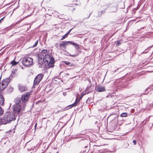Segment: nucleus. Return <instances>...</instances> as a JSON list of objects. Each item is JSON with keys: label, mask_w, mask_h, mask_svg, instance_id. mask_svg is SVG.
Returning a JSON list of instances; mask_svg holds the SVG:
<instances>
[{"label": "nucleus", "mask_w": 153, "mask_h": 153, "mask_svg": "<svg viewBox=\"0 0 153 153\" xmlns=\"http://www.w3.org/2000/svg\"><path fill=\"white\" fill-rule=\"evenodd\" d=\"M44 59L45 60V63L46 65L47 64L48 65H49V67H52L54 63V59L53 58H51L50 55L48 54H46L45 56Z\"/></svg>", "instance_id": "1"}, {"label": "nucleus", "mask_w": 153, "mask_h": 153, "mask_svg": "<svg viewBox=\"0 0 153 153\" xmlns=\"http://www.w3.org/2000/svg\"><path fill=\"white\" fill-rule=\"evenodd\" d=\"M22 64L25 66H29L33 63V59L30 57L24 58L21 61Z\"/></svg>", "instance_id": "2"}, {"label": "nucleus", "mask_w": 153, "mask_h": 153, "mask_svg": "<svg viewBox=\"0 0 153 153\" xmlns=\"http://www.w3.org/2000/svg\"><path fill=\"white\" fill-rule=\"evenodd\" d=\"M10 83V77L8 78L4 79L1 84H0V89L1 91L4 90L8 85Z\"/></svg>", "instance_id": "3"}, {"label": "nucleus", "mask_w": 153, "mask_h": 153, "mask_svg": "<svg viewBox=\"0 0 153 153\" xmlns=\"http://www.w3.org/2000/svg\"><path fill=\"white\" fill-rule=\"evenodd\" d=\"M43 76L44 75L42 74L38 75L34 79L33 85H38L43 78Z\"/></svg>", "instance_id": "4"}, {"label": "nucleus", "mask_w": 153, "mask_h": 153, "mask_svg": "<svg viewBox=\"0 0 153 153\" xmlns=\"http://www.w3.org/2000/svg\"><path fill=\"white\" fill-rule=\"evenodd\" d=\"M3 120L4 122V125L9 123L10 122V112L8 111L5 113L4 116Z\"/></svg>", "instance_id": "5"}, {"label": "nucleus", "mask_w": 153, "mask_h": 153, "mask_svg": "<svg viewBox=\"0 0 153 153\" xmlns=\"http://www.w3.org/2000/svg\"><path fill=\"white\" fill-rule=\"evenodd\" d=\"M30 94L27 92L26 94L23 95L21 97V99L22 102H24V106L25 105V102L27 101L29 99Z\"/></svg>", "instance_id": "6"}, {"label": "nucleus", "mask_w": 153, "mask_h": 153, "mask_svg": "<svg viewBox=\"0 0 153 153\" xmlns=\"http://www.w3.org/2000/svg\"><path fill=\"white\" fill-rule=\"evenodd\" d=\"M38 65L39 67H41L44 61V55L40 54L39 55Z\"/></svg>", "instance_id": "7"}, {"label": "nucleus", "mask_w": 153, "mask_h": 153, "mask_svg": "<svg viewBox=\"0 0 153 153\" xmlns=\"http://www.w3.org/2000/svg\"><path fill=\"white\" fill-rule=\"evenodd\" d=\"M12 108L15 113L20 112L21 111V107L20 105L15 104Z\"/></svg>", "instance_id": "8"}, {"label": "nucleus", "mask_w": 153, "mask_h": 153, "mask_svg": "<svg viewBox=\"0 0 153 153\" xmlns=\"http://www.w3.org/2000/svg\"><path fill=\"white\" fill-rule=\"evenodd\" d=\"M17 71V69L15 68V69H13L12 71V73L10 75V80L11 79H13V78L16 77L17 76V75L16 73V71Z\"/></svg>", "instance_id": "9"}, {"label": "nucleus", "mask_w": 153, "mask_h": 153, "mask_svg": "<svg viewBox=\"0 0 153 153\" xmlns=\"http://www.w3.org/2000/svg\"><path fill=\"white\" fill-rule=\"evenodd\" d=\"M67 43L66 41H62L61 43L59 44V48L61 49L62 48L65 49L66 48V46L67 45Z\"/></svg>", "instance_id": "10"}, {"label": "nucleus", "mask_w": 153, "mask_h": 153, "mask_svg": "<svg viewBox=\"0 0 153 153\" xmlns=\"http://www.w3.org/2000/svg\"><path fill=\"white\" fill-rule=\"evenodd\" d=\"M97 90L98 92H102L105 91V89L104 87L101 86H98L97 88Z\"/></svg>", "instance_id": "11"}, {"label": "nucleus", "mask_w": 153, "mask_h": 153, "mask_svg": "<svg viewBox=\"0 0 153 153\" xmlns=\"http://www.w3.org/2000/svg\"><path fill=\"white\" fill-rule=\"evenodd\" d=\"M18 88L19 91L21 92L25 91L26 89V88L25 86L20 85H18Z\"/></svg>", "instance_id": "12"}, {"label": "nucleus", "mask_w": 153, "mask_h": 153, "mask_svg": "<svg viewBox=\"0 0 153 153\" xmlns=\"http://www.w3.org/2000/svg\"><path fill=\"white\" fill-rule=\"evenodd\" d=\"M4 98L3 95L0 94V106L3 105L4 102Z\"/></svg>", "instance_id": "13"}, {"label": "nucleus", "mask_w": 153, "mask_h": 153, "mask_svg": "<svg viewBox=\"0 0 153 153\" xmlns=\"http://www.w3.org/2000/svg\"><path fill=\"white\" fill-rule=\"evenodd\" d=\"M19 62H16L14 60L12 61L11 62V64H12L11 68H12L13 67H15L16 65L18 64Z\"/></svg>", "instance_id": "14"}, {"label": "nucleus", "mask_w": 153, "mask_h": 153, "mask_svg": "<svg viewBox=\"0 0 153 153\" xmlns=\"http://www.w3.org/2000/svg\"><path fill=\"white\" fill-rule=\"evenodd\" d=\"M14 101L16 103L15 104L20 105L21 101L20 98H16L15 99Z\"/></svg>", "instance_id": "15"}, {"label": "nucleus", "mask_w": 153, "mask_h": 153, "mask_svg": "<svg viewBox=\"0 0 153 153\" xmlns=\"http://www.w3.org/2000/svg\"><path fill=\"white\" fill-rule=\"evenodd\" d=\"M90 87H91V86H88L87 87V88H86V89L85 90V93L83 94V95H84V94H88V93H89V91H87L88 89H89V88H90Z\"/></svg>", "instance_id": "16"}, {"label": "nucleus", "mask_w": 153, "mask_h": 153, "mask_svg": "<svg viewBox=\"0 0 153 153\" xmlns=\"http://www.w3.org/2000/svg\"><path fill=\"white\" fill-rule=\"evenodd\" d=\"M4 113L3 109L0 107V116L2 115Z\"/></svg>", "instance_id": "17"}, {"label": "nucleus", "mask_w": 153, "mask_h": 153, "mask_svg": "<svg viewBox=\"0 0 153 153\" xmlns=\"http://www.w3.org/2000/svg\"><path fill=\"white\" fill-rule=\"evenodd\" d=\"M48 53L47 51L46 50H42L41 52V54H46Z\"/></svg>", "instance_id": "18"}, {"label": "nucleus", "mask_w": 153, "mask_h": 153, "mask_svg": "<svg viewBox=\"0 0 153 153\" xmlns=\"http://www.w3.org/2000/svg\"><path fill=\"white\" fill-rule=\"evenodd\" d=\"M127 114L126 113H122L120 115L121 117H126L127 116Z\"/></svg>", "instance_id": "19"}, {"label": "nucleus", "mask_w": 153, "mask_h": 153, "mask_svg": "<svg viewBox=\"0 0 153 153\" xmlns=\"http://www.w3.org/2000/svg\"><path fill=\"white\" fill-rule=\"evenodd\" d=\"M66 42H68L67 43V45L69 43H70V44L72 45H76V44L74 43L73 42H71V41H66Z\"/></svg>", "instance_id": "20"}, {"label": "nucleus", "mask_w": 153, "mask_h": 153, "mask_svg": "<svg viewBox=\"0 0 153 153\" xmlns=\"http://www.w3.org/2000/svg\"><path fill=\"white\" fill-rule=\"evenodd\" d=\"M121 44V42L120 41H117V44L116 46H119Z\"/></svg>", "instance_id": "21"}, {"label": "nucleus", "mask_w": 153, "mask_h": 153, "mask_svg": "<svg viewBox=\"0 0 153 153\" xmlns=\"http://www.w3.org/2000/svg\"><path fill=\"white\" fill-rule=\"evenodd\" d=\"M68 33H66L62 37V38L61 39V40H62L65 38L68 35Z\"/></svg>", "instance_id": "22"}, {"label": "nucleus", "mask_w": 153, "mask_h": 153, "mask_svg": "<svg viewBox=\"0 0 153 153\" xmlns=\"http://www.w3.org/2000/svg\"><path fill=\"white\" fill-rule=\"evenodd\" d=\"M76 105V103L75 102L73 104L69 106V107H70V108H71L72 107L75 106Z\"/></svg>", "instance_id": "23"}, {"label": "nucleus", "mask_w": 153, "mask_h": 153, "mask_svg": "<svg viewBox=\"0 0 153 153\" xmlns=\"http://www.w3.org/2000/svg\"><path fill=\"white\" fill-rule=\"evenodd\" d=\"M38 40H37L35 42V44L32 47L34 48L36 47L38 44Z\"/></svg>", "instance_id": "24"}, {"label": "nucleus", "mask_w": 153, "mask_h": 153, "mask_svg": "<svg viewBox=\"0 0 153 153\" xmlns=\"http://www.w3.org/2000/svg\"><path fill=\"white\" fill-rule=\"evenodd\" d=\"M2 124H4V122L2 119L0 118V126Z\"/></svg>", "instance_id": "25"}, {"label": "nucleus", "mask_w": 153, "mask_h": 153, "mask_svg": "<svg viewBox=\"0 0 153 153\" xmlns=\"http://www.w3.org/2000/svg\"><path fill=\"white\" fill-rule=\"evenodd\" d=\"M64 63L66 64V65H69L70 64V62H68L67 61H65L64 62Z\"/></svg>", "instance_id": "26"}, {"label": "nucleus", "mask_w": 153, "mask_h": 153, "mask_svg": "<svg viewBox=\"0 0 153 153\" xmlns=\"http://www.w3.org/2000/svg\"><path fill=\"white\" fill-rule=\"evenodd\" d=\"M78 55V54H74V55H73L70 54L69 55H70V56L73 57H75L77 56Z\"/></svg>", "instance_id": "27"}, {"label": "nucleus", "mask_w": 153, "mask_h": 153, "mask_svg": "<svg viewBox=\"0 0 153 153\" xmlns=\"http://www.w3.org/2000/svg\"><path fill=\"white\" fill-rule=\"evenodd\" d=\"M76 50H78L79 48V46L77 45V44H76Z\"/></svg>", "instance_id": "28"}, {"label": "nucleus", "mask_w": 153, "mask_h": 153, "mask_svg": "<svg viewBox=\"0 0 153 153\" xmlns=\"http://www.w3.org/2000/svg\"><path fill=\"white\" fill-rule=\"evenodd\" d=\"M133 143L135 145L137 143V141L134 140H133Z\"/></svg>", "instance_id": "29"}, {"label": "nucleus", "mask_w": 153, "mask_h": 153, "mask_svg": "<svg viewBox=\"0 0 153 153\" xmlns=\"http://www.w3.org/2000/svg\"><path fill=\"white\" fill-rule=\"evenodd\" d=\"M13 89H14L13 88L10 87V92H13Z\"/></svg>", "instance_id": "30"}, {"label": "nucleus", "mask_w": 153, "mask_h": 153, "mask_svg": "<svg viewBox=\"0 0 153 153\" xmlns=\"http://www.w3.org/2000/svg\"><path fill=\"white\" fill-rule=\"evenodd\" d=\"M55 46L56 48H58L59 47V45L58 44V43H57L55 44Z\"/></svg>", "instance_id": "31"}, {"label": "nucleus", "mask_w": 153, "mask_h": 153, "mask_svg": "<svg viewBox=\"0 0 153 153\" xmlns=\"http://www.w3.org/2000/svg\"><path fill=\"white\" fill-rule=\"evenodd\" d=\"M72 29H71L67 33H68V34L69 33L71 32Z\"/></svg>", "instance_id": "32"}, {"label": "nucleus", "mask_w": 153, "mask_h": 153, "mask_svg": "<svg viewBox=\"0 0 153 153\" xmlns=\"http://www.w3.org/2000/svg\"><path fill=\"white\" fill-rule=\"evenodd\" d=\"M70 66L71 67H74L75 66V65H74V64H71L70 65Z\"/></svg>", "instance_id": "33"}, {"label": "nucleus", "mask_w": 153, "mask_h": 153, "mask_svg": "<svg viewBox=\"0 0 153 153\" xmlns=\"http://www.w3.org/2000/svg\"><path fill=\"white\" fill-rule=\"evenodd\" d=\"M37 123H36L35 124V129H36V127L37 126Z\"/></svg>", "instance_id": "34"}, {"label": "nucleus", "mask_w": 153, "mask_h": 153, "mask_svg": "<svg viewBox=\"0 0 153 153\" xmlns=\"http://www.w3.org/2000/svg\"><path fill=\"white\" fill-rule=\"evenodd\" d=\"M4 18V17L2 18L0 20V23L1 22V21Z\"/></svg>", "instance_id": "35"}, {"label": "nucleus", "mask_w": 153, "mask_h": 153, "mask_svg": "<svg viewBox=\"0 0 153 153\" xmlns=\"http://www.w3.org/2000/svg\"><path fill=\"white\" fill-rule=\"evenodd\" d=\"M148 51H146L145 52H144V51H143V53H146V52H147Z\"/></svg>", "instance_id": "36"}, {"label": "nucleus", "mask_w": 153, "mask_h": 153, "mask_svg": "<svg viewBox=\"0 0 153 153\" xmlns=\"http://www.w3.org/2000/svg\"><path fill=\"white\" fill-rule=\"evenodd\" d=\"M63 94L64 95H65V94H66V93H63Z\"/></svg>", "instance_id": "37"}, {"label": "nucleus", "mask_w": 153, "mask_h": 153, "mask_svg": "<svg viewBox=\"0 0 153 153\" xmlns=\"http://www.w3.org/2000/svg\"><path fill=\"white\" fill-rule=\"evenodd\" d=\"M148 48L147 49H146L145 51H146V50H148Z\"/></svg>", "instance_id": "38"}, {"label": "nucleus", "mask_w": 153, "mask_h": 153, "mask_svg": "<svg viewBox=\"0 0 153 153\" xmlns=\"http://www.w3.org/2000/svg\"><path fill=\"white\" fill-rule=\"evenodd\" d=\"M75 10V8H74L73 10Z\"/></svg>", "instance_id": "39"}, {"label": "nucleus", "mask_w": 153, "mask_h": 153, "mask_svg": "<svg viewBox=\"0 0 153 153\" xmlns=\"http://www.w3.org/2000/svg\"><path fill=\"white\" fill-rule=\"evenodd\" d=\"M89 16H90V15L89 16H88V18Z\"/></svg>", "instance_id": "40"}, {"label": "nucleus", "mask_w": 153, "mask_h": 153, "mask_svg": "<svg viewBox=\"0 0 153 153\" xmlns=\"http://www.w3.org/2000/svg\"><path fill=\"white\" fill-rule=\"evenodd\" d=\"M9 109L10 108V106L9 107V108H8Z\"/></svg>", "instance_id": "41"}, {"label": "nucleus", "mask_w": 153, "mask_h": 153, "mask_svg": "<svg viewBox=\"0 0 153 153\" xmlns=\"http://www.w3.org/2000/svg\"><path fill=\"white\" fill-rule=\"evenodd\" d=\"M58 153V152H57V153Z\"/></svg>", "instance_id": "42"}]
</instances>
